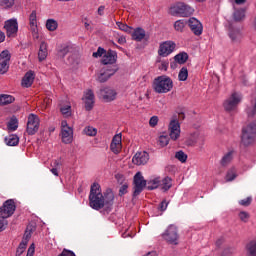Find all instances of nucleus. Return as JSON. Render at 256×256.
<instances>
[{
	"instance_id": "7",
	"label": "nucleus",
	"mask_w": 256,
	"mask_h": 256,
	"mask_svg": "<svg viewBox=\"0 0 256 256\" xmlns=\"http://www.w3.org/2000/svg\"><path fill=\"white\" fill-rule=\"evenodd\" d=\"M15 209H17V206L15 205V200H6L3 203L2 207H0V217L2 219H9V217L13 216V213H15Z\"/></svg>"
},
{
	"instance_id": "17",
	"label": "nucleus",
	"mask_w": 256,
	"mask_h": 256,
	"mask_svg": "<svg viewBox=\"0 0 256 256\" xmlns=\"http://www.w3.org/2000/svg\"><path fill=\"white\" fill-rule=\"evenodd\" d=\"M30 31L33 37H39V27L37 26V10H33L29 15Z\"/></svg>"
},
{
	"instance_id": "4",
	"label": "nucleus",
	"mask_w": 256,
	"mask_h": 256,
	"mask_svg": "<svg viewBox=\"0 0 256 256\" xmlns=\"http://www.w3.org/2000/svg\"><path fill=\"white\" fill-rule=\"evenodd\" d=\"M195 10L191 6L178 2L174 6L170 7V15L173 17H191Z\"/></svg>"
},
{
	"instance_id": "30",
	"label": "nucleus",
	"mask_w": 256,
	"mask_h": 256,
	"mask_svg": "<svg viewBox=\"0 0 256 256\" xmlns=\"http://www.w3.org/2000/svg\"><path fill=\"white\" fill-rule=\"evenodd\" d=\"M188 59L189 54H187V52L179 53L174 57V61H176V63H179V65H185Z\"/></svg>"
},
{
	"instance_id": "55",
	"label": "nucleus",
	"mask_w": 256,
	"mask_h": 256,
	"mask_svg": "<svg viewBox=\"0 0 256 256\" xmlns=\"http://www.w3.org/2000/svg\"><path fill=\"white\" fill-rule=\"evenodd\" d=\"M127 189H129V185L127 184L122 185L119 189V196L123 197V195H126Z\"/></svg>"
},
{
	"instance_id": "36",
	"label": "nucleus",
	"mask_w": 256,
	"mask_h": 256,
	"mask_svg": "<svg viewBox=\"0 0 256 256\" xmlns=\"http://www.w3.org/2000/svg\"><path fill=\"white\" fill-rule=\"evenodd\" d=\"M187 77H189V71L187 67H182L178 74L179 81H187Z\"/></svg>"
},
{
	"instance_id": "12",
	"label": "nucleus",
	"mask_w": 256,
	"mask_h": 256,
	"mask_svg": "<svg viewBox=\"0 0 256 256\" xmlns=\"http://www.w3.org/2000/svg\"><path fill=\"white\" fill-rule=\"evenodd\" d=\"M11 61V53L4 50L0 53V75H5L9 71V63Z\"/></svg>"
},
{
	"instance_id": "9",
	"label": "nucleus",
	"mask_w": 256,
	"mask_h": 256,
	"mask_svg": "<svg viewBox=\"0 0 256 256\" xmlns=\"http://www.w3.org/2000/svg\"><path fill=\"white\" fill-rule=\"evenodd\" d=\"M39 125H40L39 116H37L35 114H29L27 126H26L27 134L35 135V133H37V131H39Z\"/></svg>"
},
{
	"instance_id": "48",
	"label": "nucleus",
	"mask_w": 256,
	"mask_h": 256,
	"mask_svg": "<svg viewBox=\"0 0 256 256\" xmlns=\"http://www.w3.org/2000/svg\"><path fill=\"white\" fill-rule=\"evenodd\" d=\"M252 202L253 198L249 196L246 199L240 200L239 205H241L242 207H249V205H251Z\"/></svg>"
},
{
	"instance_id": "50",
	"label": "nucleus",
	"mask_w": 256,
	"mask_h": 256,
	"mask_svg": "<svg viewBox=\"0 0 256 256\" xmlns=\"http://www.w3.org/2000/svg\"><path fill=\"white\" fill-rule=\"evenodd\" d=\"M106 52L107 51H105V48L98 47L97 51L93 52L92 57H94L96 59L98 57H103V55H105Z\"/></svg>"
},
{
	"instance_id": "41",
	"label": "nucleus",
	"mask_w": 256,
	"mask_h": 256,
	"mask_svg": "<svg viewBox=\"0 0 256 256\" xmlns=\"http://www.w3.org/2000/svg\"><path fill=\"white\" fill-rule=\"evenodd\" d=\"M60 112L62 113V115H64V117H71V105L67 104L62 106L60 108Z\"/></svg>"
},
{
	"instance_id": "54",
	"label": "nucleus",
	"mask_w": 256,
	"mask_h": 256,
	"mask_svg": "<svg viewBox=\"0 0 256 256\" xmlns=\"http://www.w3.org/2000/svg\"><path fill=\"white\" fill-rule=\"evenodd\" d=\"M159 123V117L152 116L149 121L150 127H157V124Z\"/></svg>"
},
{
	"instance_id": "52",
	"label": "nucleus",
	"mask_w": 256,
	"mask_h": 256,
	"mask_svg": "<svg viewBox=\"0 0 256 256\" xmlns=\"http://www.w3.org/2000/svg\"><path fill=\"white\" fill-rule=\"evenodd\" d=\"M110 149L115 155L121 153L122 146L119 144H110Z\"/></svg>"
},
{
	"instance_id": "45",
	"label": "nucleus",
	"mask_w": 256,
	"mask_h": 256,
	"mask_svg": "<svg viewBox=\"0 0 256 256\" xmlns=\"http://www.w3.org/2000/svg\"><path fill=\"white\" fill-rule=\"evenodd\" d=\"M85 135H88V137H95L97 135V129L93 128L92 126H88L84 128Z\"/></svg>"
},
{
	"instance_id": "33",
	"label": "nucleus",
	"mask_w": 256,
	"mask_h": 256,
	"mask_svg": "<svg viewBox=\"0 0 256 256\" xmlns=\"http://www.w3.org/2000/svg\"><path fill=\"white\" fill-rule=\"evenodd\" d=\"M58 27L59 23L55 19H48L46 21V29H48V31H57Z\"/></svg>"
},
{
	"instance_id": "18",
	"label": "nucleus",
	"mask_w": 256,
	"mask_h": 256,
	"mask_svg": "<svg viewBox=\"0 0 256 256\" xmlns=\"http://www.w3.org/2000/svg\"><path fill=\"white\" fill-rule=\"evenodd\" d=\"M149 161V153L147 152H137L132 158L134 165H145Z\"/></svg>"
},
{
	"instance_id": "14",
	"label": "nucleus",
	"mask_w": 256,
	"mask_h": 256,
	"mask_svg": "<svg viewBox=\"0 0 256 256\" xmlns=\"http://www.w3.org/2000/svg\"><path fill=\"white\" fill-rule=\"evenodd\" d=\"M169 136L172 141H177L181 135V126L179 125V121L172 120L169 124Z\"/></svg>"
},
{
	"instance_id": "25",
	"label": "nucleus",
	"mask_w": 256,
	"mask_h": 256,
	"mask_svg": "<svg viewBox=\"0 0 256 256\" xmlns=\"http://www.w3.org/2000/svg\"><path fill=\"white\" fill-rule=\"evenodd\" d=\"M146 37L145 29L143 28H136L132 33V39L133 41L140 42L142 39Z\"/></svg>"
},
{
	"instance_id": "3",
	"label": "nucleus",
	"mask_w": 256,
	"mask_h": 256,
	"mask_svg": "<svg viewBox=\"0 0 256 256\" xmlns=\"http://www.w3.org/2000/svg\"><path fill=\"white\" fill-rule=\"evenodd\" d=\"M256 139V123L252 122L247 126L242 128L241 143L244 147H249L253 145Z\"/></svg>"
},
{
	"instance_id": "56",
	"label": "nucleus",
	"mask_w": 256,
	"mask_h": 256,
	"mask_svg": "<svg viewBox=\"0 0 256 256\" xmlns=\"http://www.w3.org/2000/svg\"><path fill=\"white\" fill-rule=\"evenodd\" d=\"M168 205H169V202H167V200H163V201L159 204L158 209H159L160 211H166Z\"/></svg>"
},
{
	"instance_id": "29",
	"label": "nucleus",
	"mask_w": 256,
	"mask_h": 256,
	"mask_svg": "<svg viewBox=\"0 0 256 256\" xmlns=\"http://www.w3.org/2000/svg\"><path fill=\"white\" fill-rule=\"evenodd\" d=\"M5 142L9 147H17L19 145V137L15 134L9 135L5 138Z\"/></svg>"
},
{
	"instance_id": "13",
	"label": "nucleus",
	"mask_w": 256,
	"mask_h": 256,
	"mask_svg": "<svg viewBox=\"0 0 256 256\" xmlns=\"http://www.w3.org/2000/svg\"><path fill=\"white\" fill-rule=\"evenodd\" d=\"M4 28L6 29L7 37H15V35H17V31H19V24L17 23V19H10L5 21Z\"/></svg>"
},
{
	"instance_id": "2",
	"label": "nucleus",
	"mask_w": 256,
	"mask_h": 256,
	"mask_svg": "<svg viewBox=\"0 0 256 256\" xmlns=\"http://www.w3.org/2000/svg\"><path fill=\"white\" fill-rule=\"evenodd\" d=\"M152 89L155 93H169L173 89V80L167 75L158 76L153 80Z\"/></svg>"
},
{
	"instance_id": "10",
	"label": "nucleus",
	"mask_w": 256,
	"mask_h": 256,
	"mask_svg": "<svg viewBox=\"0 0 256 256\" xmlns=\"http://www.w3.org/2000/svg\"><path fill=\"white\" fill-rule=\"evenodd\" d=\"M177 47V44L173 41H165L162 42L158 49V55L159 57H169L173 51H175V48Z\"/></svg>"
},
{
	"instance_id": "21",
	"label": "nucleus",
	"mask_w": 256,
	"mask_h": 256,
	"mask_svg": "<svg viewBox=\"0 0 256 256\" xmlns=\"http://www.w3.org/2000/svg\"><path fill=\"white\" fill-rule=\"evenodd\" d=\"M35 81V72L33 70H29L25 73L24 77L22 78L21 85L22 87L29 88L31 85H33V82Z\"/></svg>"
},
{
	"instance_id": "59",
	"label": "nucleus",
	"mask_w": 256,
	"mask_h": 256,
	"mask_svg": "<svg viewBox=\"0 0 256 256\" xmlns=\"http://www.w3.org/2000/svg\"><path fill=\"white\" fill-rule=\"evenodd\" d=\"M223 243H224L223 238H219V239L216 241V247H218V249H219V247H221V245H223Z\"/></svg>"
},
{
	"instance_id": "24",
	"label": "nucleus",
	"mask_w": 256,
	"mask_h": 256,
	"mask_svg": "<svg viewBox=\"0 0 256 256\" xmlns=\"http://www.w3.org/2000/svg\"><path fill=\"white\" fill-rule=\"evenodd\" d=\"M11 103H15V97L8 94L0 95V106L5 107V105H11Z\"/></svg>"
},
{
	"instance_id": "11",
	"label": "nucleus",
	"mask_w": 256,
	"mask_h": 256,
	"mask_svg": "<svg viewBox=\"0 0 256 256\" xmlns=\"http://www.w3.org/2000/svg\"><path fill=\"white\" fill-rule=\"evenodd\" d=\"M162 237L167 241V243H170L171 245H177V239H179V234H177V227L174 225H170L164 234H162Z\"/></svg>"
},
{
	"instance_id": "53",
	"label": "nucleus",
	"mask_w": 256,
	"mask_h": 256,
	"mask_svg": "<svg viewBox=\"0 0 256 256\" xmlns=\"http://www.w3.org/2000/svg\"><path fill=\"white\" fill-rule=\"evenodd\" d=\"M69 46H63L59 51H58V56L61 57L62 59L69 53Z\"/></svg>"
},
{
	"instance_id": "43",
	"label": "nucleus",
	"mask_w": 256,
	"mask_h": 256,
	"mask_svg": "<svg viewBox=\"0 0 256 256\" xmlns=\"http://www.w3.org/2000/svg\"><path fill=\"white\" fill-rule=\"evenodd\" d=\"M15 5V0H0V7L4 9H9Z\"/></svg>"
},
{
	"instance_id": "57",
	"label": "nucleus",
	"mask_w": 256,
	"mask_h": 256,
	"mask_svg": "<svg viewBox=\"0 0 256 256\" xmlns=\"http://www.w3.org/2000/svg\"><path fill=\"white\" fill-rule=\"evenodd\" d=\"M246 113L248 117H255L256 107L254 106L253 108H247Z\"/></svg>"
},
{
	"instance_id": "60",
	"label": "nucleus",
	"mask_w": 256,
	"mask_h": 256,
	"mask_svg": "<svg viewBox=\"0 0 256 256\" xmlns=\"http://www.w3.org/2000/svg\"><path fill=\"white\" fill-rule=\"evenodd\" d=\"M2 231H5V221L4 220H0V233Z\"/></svg>"
},
{
	"instance_id": "40",
	"label": "nucleus",
	"mask_w": 256,
	"mask_h": 256,
	"mask_svg": "<svg viewBox=\"0 0 256 256\" xmlns=\"http://www.w3.org/2000/svg\"><path fill=\"white\" fill-rule=\"evenodd\" d=\"M156 63H160L158 66L159 71H167L169 69V61H162L161 58H157Z\"/></svg>"
},
{
	"instance_id": "6",
	"label": "nucleus",
	"mask_w": 256,
	"mask_h": 256,
	"mask_svg": "<svg viewBox=\"0 0 256 256\" xmlns=\"http://www.w3.org/2000/svg\"><path fill=\"white\" fill-rule=\"evenodd\" d=\"M133 185V197H138V195L143 193V189L147 187V180H145L141 172H137L134 175Z\"/></svg>"
},
{
	"instance_id": "26",
	"label": "nucleus",
	"mask_w": 256,
	"mask_h": 256,
	"mask_svg": "<svg viewBox=\"0 0 256 256\" xmlns=\"http://www.w3.org/2000/svg\"><path fill=\"white\" fill-rule=\"evenodd\" d=\"M246 256H256V240H251L246 244Z\"/></svg>"
},
{
	"instance_id": "47",
	"label": "nucleus",
	"mask_w": 256,
	"mask_h": 256,
	"mask_svg": "<svg viewBox=\"0 0 256 256\" xmlns=\"http://www.w3.org/2000/svg\"><path fill=\"white\" fill-rule=\"evenodd\" d=\"M122 135L121 133L114 135L111 144L122 146Z\"/></svg>"
},
{
	"instance_id": "15",
	"label": "nucleus",
	"mask_w": 256,
	"mask_h": 256,
	"mask_svg": "<svg viewBox=\"0 0 256 256\" xmlns=\"http://www.w3.org/2000/svg\"><path fill=\"white\" fill-rule=\"evenodd\" d=\"M187 25L190 27L192 33H194L197 37L203 34V24L197 18L192 17L187 21Z\"/></svg>"
},
{
	"instance_id": "34",
	"label": "nucleus",
	"mask_w": 256,
	"mask_h": 256,
	"mask_svg": "<svg viewBox=\"0 0 256 256\" xmlns=\"http://www.w3.org/2000/svg\"><path fill=\"white\" fill-rule=\"evenodd\" d=\"M188 22L185 20H177L174 23V29L175 31H178V33H183V30L185 29V25H187Z\"/></svg>"
},
{
	"instance_id": "20",
	"label": "nucleus",
	"mask_w": 256,
	"mask_h": 256,
	"mask_svg": "<svg viewBox=\"0 0 256 256\" xmlns=\"http://www.w3.org/2000/svg\"><path fill=\"white\" fill-rule=\"evenodd\" d=\"M86 111H91L95 105V94L93 90H88L84 97Z\"/></svg>"
},
{
	"instance_id": "58",
	"label": "nucleus",
	"mask_w": 256,
	"mask_h": 256,
	"mask_svg": "<svg viewBox=\"0 0 256 256\" xmlns=\"http://www.w3.org/2000/svg\"><path fill=\"white\" fill-rule=\"evenodd\" d=\"M33 255H35V244L30 245L26 256H33Z\"/></svg>"
},
{
	"instance_id": "28",
	"label": "nucleus",
	"mask_w": 256,
	"mask_h": 256,
	"mask_svg": "<svg viewBox=\"0 0 256 256\" xmlns=\"http://www.w3.org/2000/svg\"><path fill=\"white\" fill-rule=\"evenodd\" d=\"M47 43L42 42L40 44L39 52H38V59L39 61H45L47 59Z\"/></svg>"
},
{
	"instance_id": "27",
	"label": "nucleus",
	"mask_w": 256,
	"mask_h": 256,
	"mask_svg": "<svg viewBox=\"0 0 256 256\" xmlns=\"http://www.w3.org/2000/svg\"><path fill=\"white\" fill-rule=\"evenodd\" d=\"M161 189L162 191L167 192L169 191V189H171V187H173V179H171V177L166 176L162 182H161Z\"/></svg>"
},
{
	"instance_id": "1",
	"label": "nucleus",
	"mask_w": 256,
	"mask_h": 256,
	"mask_svg": "<svg viewBox=\"0 0 256 256\" xmlns=\"http://www.w3.org/2000/svg\"><path fill=\"white\" fill-rule=\"evenodd\" d=\"M115 201V194L113 193V190L110 188H107L106 191H101V185L99 183H93L90 188V194H89V205L92 209H95V211H100V209H105L107 211H111V208L113 207V203Z\"/></svg>"
},
{
	"instance_id": "39",
	"label": "nucleus",
	"mask_w": 256,
	"mask_h": 256,
	"mask_svg": "<svg viewBox=\"0 0 256 256\" xmlns=\"http://www.w3.org/2000/svg\"><path fill=\"white\" fill-rule=\"evenodd\" d=\"M8 129L10 131H17V128L19 127V121L17 120V118H12L7 125Z\"/></svg>"
},
{
	"instance_id": "49",
	"label": "nucleus",
	"mask_w": 256,
	"mask_h": 256,
	"mask_svg": "<svg viewBox=\"0 0 256 256\" xmlns=\"http://www.w3.org/2000/svg\"><path fill=\"white\" fill-rule=\"evenodd\" d=\"M159 145H160V147H167V145H169V137L168 136H160L159 137Z\"/></svg>"
},
{
	"instance_id": "8",
	"label": "nucleus",
	"mask_w": 256,
	"mask_h": 256,
	"mask_svg": "<svg viewBox=\"0 0 256 256\" xmlns=\"http://www.w3.org/2000/svg\"><path fill=\"white\" fill-rule=\"evenodd\" d=\"M117 71H119V67L117 66H107L105 68H102L97 77V81H99V83H107V81H109V79H111V77H113V75H115Z\"/></svg>"
},
{
	"instance_id": "19",
	"label": "nucleus",
	"mask_w": 256,
	"mask_h": 256,
	"mask_svg": "<svg viewBox=\"0 0 256 256\" xmlns=\"http://www.w3.org/2000/svg\"><path fill=\"white\" fill-rule=\"evenodd\" d=\"M114 63H117V52L113 50H108L107 52H105L102 58V64L113 65Z\"/></svg>"
},
{
	"instance_id": "61",
	"label": "nucleus",
	"mask_w": 256,
	"mask_h": 256,
	"mask_svg": "<svg viewBox=\"0 0 256 256\" xmlns=\"http://www.w3.org/2000/svg\"><path fill=\"white\" fill-rule=\"evenodd\" d=\"M118 43L120 45H123L124 43H127V40L125 39V37H120V38H118Z\"/></svg>"
},
{
	"instance_id": "46",
	"label": "nucleus",
	"mask_w": 256,
	"mask_h": 256,
	"mask_svg": "<svg viewBox=\"0 0 256 256\" xmlns=\"http://www.w3.org/2000/svg\"><path fill=\"white\" fill-rule=\"evenodd\" d=\"M27 249V244L25 242H20L17 250H16V256H21L23 253H25V250Z\"/></svg>"
},
{
	"instance_id": "63",
	"label": "nucleus",
	"mask_w": 256,
	"mask_h": 256,
	"mask_svg": "<svg viewBox=\"0 0 256 256\" xmlns=\"http://www.w3.org/2000/svg\"><path fill=\"white\" fill-rule=\"evenodd\" d=\"M105 11V6H100L98 8V15H103V12Z\"/></svg>"
},
{
	"instance_id": "5",
	"label": "nucleus",
	"mask_w": 256,
	"mask_h": 256,
	"mask_svg": "<svg viewBox=\"0 0 256 256\" xmlns=\"http://www.w3.org/2000/svg\"><path fill=\"white\" fill-rule=\"evenodd\" d=\"M243 96L237 92H233L231 96L226 99L223 103V107L225 111H235L237 107H239V103H241Z\"/></svg>"
},
{
	"instance_id": "64",
	"label": "nucleus",
	"mask_w": 256,
	"mask_h": 256,
	"mask_svg": "<svg viewBox=\"0 0 256 256\" xmlns=\"http://www.w3.org/2000/svg\"><path fill=\"white\" fill-rule=\"evenodd\" d=\"M5 41V33L0 31V43H3Z\"/></svg>"
},
{
	"instance_id": "38",
	"label": "nucleus",
	"mask_w": 256,
	"mask_h": 256,
	"mask_svg": "<svg viewBox=\"0 0 256 256\" xmlns=\"http://www.w3.org/2000/svg\"><path fill=\"white\" fill-rule=\"evenodd\" d=\"M238 217L242 223H248L249 219H251V215L247 211L239 212Z\"/></svg>"
},
{
	"instance_id": "16",
	"label": "nucleus",
	"mask_w": 256,
	"mask_h": 256,
	"mask_svg": "<svg viewBox=\"0 0 256 256\" xmlns=\"http://www.w3.org/2000/svg\"><path fill=\"white\" fill-rule=\"evenodd\" d=\"M100 95L102 99L106 101V103H111V101H115V99L117 98V92L110 87L100 89Z\"/></svg>"
},
{
	"instance_id": "44",
	"label": "nucleus",
	"mask_w": 256,
	"mask_h": 256,
	"mask_svg": "<svg viewBox=\"0 0 256 256\" xmlns=\"http://www.w3.org/2000/svg\"><path fill=\"white\" fill-rule=\"evenodd\" d=\"M33 233V230L29 229V227L26 228L24 236L22 238V243H26V245L29 243V239H31V235Z\"/></svg>"
},
{
	"instance_id": "22",
	"label": "nucleus",
	"mask_w": 256,
	"mask_h": 256,
	"mask_svg": "<svg viewBox=\"0 0 256 256\" xmlns=\"http://www.w3.org/2000/svg\"><path fill=\"white\" fill-rule=\"evenodd\" d=\"M62 142L65 145H69V143H73V129L71 127H66L61 130Z\"/></svg>"
},
{
	"instance_id": "23",
	"label": "nucleus",
	"mask_w": 256,
	"mask_h": 256,
	"mask_svg": "<svg viewBox=\"0 0 256 256\" xmlns=\"http://www.w3.org/2000/svg\"><path fill=\"white\" fill-rule=\"evenodd\" d=\"M229 37L233 43L239 41L241 39V31L239 29H235L232 24L229 26Z\"/></svg>"
},
{
	"instance_id": "32",
	"label": "nucleus",
	"mask_w": 256,
	"mask_h": 256,
	"mask_svg": "<svg viewBox=\"0 0 256 256\" xmlns=\"http://www.w3.org/2000/svg\"><path fill=\"white\" fill-rule=\"evenodd\" d=\"M233 19H234V21H236L237 23L243 21V19H245V9L236 10V11L233 13Z\"/></svg>"
},
{
	"instance_id": "42",
	"label": "nucleus",
	"mask_w": 256,
	"mask_h": 256,
	"mask_svg": "<svg viewBox=\"0 0 256 256\" xmlns=\"http://www.w3.org/2000/svg\"><path fill=\"white\" fill-rule=\"evenodd\" d=\"M175 158L178 159L181 163H186L187 162V154L183 152L182 150L176 152Z\"/></svg>"
},
{
	"instance_id": "62",
	"label": "nucleus",
	"mask_w": 256,
	"mask_h": 256,
	"mask_svg": "<svg viewBox=\"0 0 256 256\" xmlns=\"http://www.w3.org/2000/svg\"><path fill=\"white\" fill-rule=\"evenodd\" d=\"M51 173H53V175H55L56 177H59V171L57 170V168H52Z\"/></svg>"
},
{
	"instance_id": "35",
	"label": "nucleus",
	"mask_w": 256,
	"mask_h": 256,
	"mask_svg": "<svg viewBox=\"0 0 256 256\" xmlns=\"http://www.w3.org/2000/svg\"><path fill=\"white\" fill-rule=\"evenodd\" d=\"M225 179L228 183L237 179V171L235 170V168H231L227 171Z\"/></svg>"
},
{
	"instance_id": "37",
	"label": "nucleus",
	"mask_w": 256,
	"mask_h": 256,
	"mask_svg": "<svg viewBox=\"0 0 256 256\" xmlns=\"http://www.w3.org/2000/svg\"><path fill=\"white\" fill-rule=\"evenodd\" d=\"M160 183H161V181L159 180V178L150 180L148 182V186H147L148 191H153V189H157V187H159Z\"/></svg>"
},
{
	"instance_id": "31",
	"label": "nucleus",
	"mask_w": 256,
	"mask_h": 256,
	"mask_svg": "<svg viewBox=\"0 0 256 256\" xmlns=\"http://www.w3.org/2000/svg\"><path fill=\"white\" fill-rule=\"evenodd\" d=\"M231 161H233V151L226 153L222 157L220 164L222 165V167H227V165H229V163H231Z\"/></svg>"
},
{
	"instance_id": "51",
	"label": "nucleus",
	"mask_w": 256,
	"mask_h": 256,
	"mask_svg": "<svg viewBox=\"0 0 256 256\" xmlns=\"http://www.w3.org/2000/svg\"><path fill=\"white\" fill-rule=\"evenodd\" d=\"M116 25L120 31H125V33H129L131 31V27H129L127 24L117 22Z\"/></svg>"
}]
</instances>
